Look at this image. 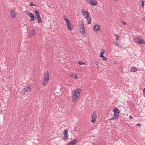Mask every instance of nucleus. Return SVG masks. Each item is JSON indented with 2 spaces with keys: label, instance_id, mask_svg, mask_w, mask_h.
I'll list each match as a JSON object with an SVG mask.
<instances>
[{
  "label": "nucleus",
  "instance_id": "obj_4",
  "mask_svg": "<svg viewBox=\"0 0 145 145\" xmlns=\"http://www.w3.org/2000/svg\"><path fill=\"white\" fill-rule=\"evenodd\" d=\"M78 26L81 29L82 28L83 31L81 30V32L82 34H84L85 33V30L84 28V25L82 22L80 21L78 22Z\"/></svg>",
  "mask_w": 145,
  "mask_h": 145
},
{
  "label": "nucleus",
  "instance_id": "obj_9",
  "mask_svg": "<svg viewBox=\"0 0 145 145\" xmlns=\"http://www.w3.org/2000/svg\"><path fill=\"white\" fill-rule=\"evenodd\" d=\"M66 20L67 21L66 22V23L67 28L68 29L70 30V31H71L72 29V28L71 27V24L69 20Z\"/></svg>",
  "mask_w": 145,
  "mask_h": 145
},
{
  "label": "nucleus",
  "instance_id": "obj_15",
  "mask_svg": "<svg viewBox=\"0 0 145 145\" xmlns=\"http://www.w3.org/2000/svg\"><path fill=\"white\" fill-rule=\"evenodd\" d=\"M47 73L45 74V76H44V80L48 81L49 80V74H48V72L47 71Z\"/></svg>",
  "mask_w": 145,
  "mask_h": 145
},
{
  "label": "nucleus",
  "instance_id": "obj_20",
  "mask_svg": "<svg viewBox=\"0 0 145 145\" xmlns=\"http://www.w3.org/2000/svg\"><path fill=\"white\" fill-rule=\"evenodd\" d=\"M137 69L136 67H132L131 69V71L133 72H135L137 71Z\"/></svg>",
  "mask_w": 145,
  "mask_h": 145
},
{
  "label": "nucleus",
  "instance_id": "obj_31",
  "mask_svg": "<svg viewBox=\"0 0 145 145\" xmlns=\"http://www.w3.org/2000/svg\"><path fill=\"white\" fill-rule=\"evenodd\" d=\"M137 125L139 126H140L141 125L140 123H138L137 124Z\"/></svg>",
  "mask_w": 145,
  "mask_h": 145
},
{
  "label": "nucleus",
  "instance_id": "obj_29",
  "mask_svg": "<svg viewBox=\"0 0 145 145\" xmlns=\"http://www.w3.org/2000/svg\"><path fill=\"white\" fill-rule=\"evenodd\" d=\"M141 5L143 7L144 5V1H142Z\"/></svg>",
  "mask_w": 145,
  "mask_h": 145
},
{
  "label": "nucleus",
  "instance_id": "obj_7",
  "mask_svg": "<svg viewBox=\"0 0 145 145\" xmlns=\"http://www.w3.org/2000/svg\"><path fill=\"white\" fill-rule=\"evenodd\" d=\"M63 134L64 136L63 137V140L65 141L67 140L68 138V131L67 130H64L63 132Z\"/></svg>",
  "mask_w": 145,
  "mask_h": 145
},
{
  "label": "nucleus",
  "instance_id": "obj_17",
  "mask_svg": "<svg viewBox=\"0 0 145 145\" xmlns=\"http://www.w3.org/2000/svg\"><path fill=\"white\" fill-rule=\"evenodd\" d=\"M10 14L11 16L13 18H15L16 17V14L14 11L12 10L11 12H10Z\"/></svg>",
  "mask_w": 145,
  "mask_h": 145
},
{
  "label": "nucleus",
  "instance_id": "obj_2",
  "mask_svg": "<svg viewBox=\"0 0 145 145\" xmlns=\"http://www.w3.org/2000/svg\"><path fill=\"white\" fill-rule=\"evenodd\" d=\"M112 111L114 113V116L110 118V120H113L118 118L119 117V114L120 113V111L116 107L113 108Z\"/></svg>",
  "mask_w": 145,
  "mask_h": 145
},
{
  "label": "nucleus",
  "instance_id": "obj_34",
  "mask_svg": "<svg viewBox=\"0 0 145 145\" xmlns=\"http://www.w3.org/2000/svg\"><path fill=\"white\" fill-rule=\"evenodd\" d=\"M2 110H1V109H0V114H2Z\"/></svg>",
  "mask_w": 145,
  "mask_h": 145
},
{
  "label": "nucleus",
  "instance_id": "obj_16",
  "mask_svg": "<svg viewBox=\"0 0 145 145\" xmlns=\"http://www.w3.org/2000/svg\"><path fill=\"white\" fill-rule=\"evenodd\" d=\"M137 42L140 44H144L145 43L144 40L140 39L137 40Z\"/></svg>",
  "mask_w": 145,
  "mask_h": 145
},
{
  "label": "nucleus",
  "instance_id": "obj_28",
  "mask_svg": "<svg viewBox=\"0 0 145 145\" xmlns=\"http://www.w3.org/2000/svg\"><path fill=\"white\" fill-rule=\"evenodd\" d=\"M72 77H74V78H75V79H77L78 78V77L77 76V75L76 74H74V76H72Z\"/></svg>",
  "mask_w": 145,
  "mask_h": 145
},
{
  "label": "nucleus",
  "instance_id": "obj_8",
  "mask_svg": "<svg viewBox=\"0 0 145 145\" xmlns=\"http://www.w3.org/2000/svg\"><path fill=\"white\" fill-rule=\"evenodd\" d=\"M96 113V112L95 111L92 114L91 122L93 123H94L96 120L97 118Z\"/></svg>",
  "mask_w": 145,
  "mask_h": 145
},
{
  "label": "nucleus",
  "instance_id": "obj_6",
  "mask_svg": "<svg viewBox=\"0 0 145 145\" xmlns=\"http://www.w3.org/2000/svg\"><path fill=\"white\" fill-rule=\"evenodd\" d=\"M25 12L27 15L30 17V20L32 21H34L35 19V18L33 15L27 10L25 11Z\"/></svg>",
  "mask_w": 145,
  "mask_h": 145
},
{
  "label": "nucleus",
  "instance_id": "obj_27",
  "mask_svg": "<svg viewBox=\"0 0 145 145\" xmlns=\"http://www.w3.org/2000/svg\"><path fill=\"white\" fill-rule=\"evenodd\" d=\"M115 36L116 37V40H119V38L118 37V36L117 35H115Z\"/></svg>",
  "mask_w": 145,
  "mask_h": 145
},
{
  "label": "nucleus",
  "instance_id": "obj_24",
  "mask_svg": "<svg viewBox=\"0 0 145 145\" xmlns=\"http://www.w3.org/2000/svg\"><path fill=\"white\" fill-rule=\"evenodd\" d=\"M78 64H79L80 65L85 64L84 63L80 61H78Z\"/></svg>",
  "mask_w": 145,
  "mask_h": 145
},
{
  "label": "nucleus",
  "instance_id": "obj_30",
  "mask_svg": "<svg viewBox=\"0 0 145 145\" xmlns=\"http://www.w3.org/2000/svg\"><path fill=\"white\" fill-rule=\"evenodd\" d=\"M114 44L116 45V46H118V42H115V43H114Z\"/></svg>",
  "mask_w": 145,
  "mask_h": 145
},
{
  "label": "nucleus",
  "instance_id": "obj_3",
  "mask_svg": "<svg viewBox=\"0 0 145 145\" xmlns=\"http://www.w3.org/2000/svg\"><path fill=\"white\" fill-rule=\"evenodd\" d=\"M35 17L38 20V22L39 23H41L42 22V20L40 15L39 12L38 10L35 11Z\"/></svg>",
  "mask_w": 145,
  "mask_h": 145
},
{
  "label": "nucleus",
  "instance_id": "obj_35",
  "mask_svg": "<svg viewBox=\"0 0 145 145\" xmlns=\"http://www.w3.org/2000/svg\"><path fill=\"white\" fill-rule=\"evenodd\" d=\"M96 65H98V62H96Z\"/></svg>",
  "mask_w": 145,
  "mask_h": 145
},
{
  "label": "nucleus",
  "instance_id": "obj_5",
  "mask_svg": "<svg viewBox=\"0 0 145 145\" xmlns=\"http://www.w3.org/2000/svg\"><path fill=\"white\" fill-rule=\"evenodd\" d=\"M86 2L93 6H95L97 4L96 0H86Z\"/></svg>",
  "mask_w": 145,
  "mask_h": 145
},
{
  "label": "nucleus",
  "instance_id": "obj_19",
  "mask_svg": "<svg viewBox=\"0 0 145 145\" xmlns=\"http://www.w3.org/2000/svg\"><path fill=\"white\" fill-rule=\"evenodd\" d=\"M103 51H101L100 53V54L99 56L100 57H103V54L105 52V50L103 49H102Z\"/></svg>",
  "mask_w": 145,
  "mask_h": 145
},
{
  "label": "nucleus",
  "instance_id": "obj_14",
  "mask_svg": "<svg viewBox=\"0 0 145 145\" xmlns=\"http://www.w3.org/2000/svg\"><path fill=\"white\" fill-rule=\"evenodd\" d=\"M76 140L74 139L73 141H71L68 142L66 145H73L76 144Z\"/></svg>",
  "mask_w": 145,
  "mask_h": 145
},
{
  "label": "nucleus",
  "instance_id": "obj_23",
  "mask_svg": "<svg viewBox=\"0 0 145 145\" xmlns=\"http://www.w3.org/2000/svg\"><path fill=\"white\" fill-rule=\"evenodd\" d=\"M101 57L102 58L103 60L105 61H106L107 60V58L106 57H105L104 56H103V57Z\"/></svg>",
  "mask_w": 145,
  "mask_h": 145
},
{
  "label": "nucleus",
  "instance_id": "obj_37",
  "mask_svg": "<svg viewBox=\"0 0 145 145\" xmlns=\"http://www.w3.org/2000/svg\"><path fill=\"white\" fill-rule=\"evenodd\" d=\"M115 1H117L118 0H114Z\"/></svg>",
  "mask_w": 145,
  "mask_h": 145
},
{
  "label": "nucleus",
  "instance_id": "obj_12",
  "mask_svg": "<svg viewBox=\"0 0 145 145\" xmlns=\"http://www.w3.org/2000/svg\"><path fill=\"white\" fill-rule=\"evenodd\" d=\"M31 86L30 85H27V87L23 89V90L25 93L26 91H29L31 90Z\"/></svg>",
  "mask_w": 145,
  "mask_h": 145
},
{
  "label": "nucleus",
  "instance_id": "obj_11",
  "mask_svg": "<svg viewBox=\"0 0 145 145\" xmlns=\"http://www.w3.org/2000/svg\"><path fill=\"white\" fill-rule=\"evenodd\" d=\"M36 33V31L35 30H33L29 33V37H32L35 35Z\"/></svg>",
  "mask_w": 145,
  "mask_h": 145
},
{
  "label": "nucleus",
  "instance_id": "obj_10",
  "mask_svg": "<svg viewBox=\"0 0 145 145\" xmlns=\"http://www.w3.org/2000/svg\"><path fill=\"white\" fill-rule=\"evenodd\" d=\"M89 14L87 15L86 16V19L88 21V24H91V18L89 16Z\"/></svg>",
  "mask_w": 145,
  "mask_h": 145
},
{
  "label": "nucleus",
  "instance_id": "obj_33",
  "mask_svg": "<svg viewBox=\"0 0 145 145\" xmlns=\"http://www.w3.org/2000/svg\"><path fill=\"white\" fill-rule=\"evenodd\" d=\"M121 22L123 23L124 25H125L126 24V23L125 22H123V21H121Z\"/></svg>",
  "mask_w": 145,
  "mask_h": 145
},
{
  "label": "nucleus",
  "instance_id": "obj_32",
  "mask_svg": "<svg viewBox=\"0 0 145 145\" xmlns=\"http://www.w3.org/2000/svg\"><path fill=\"white\" fill-rule=\"evenodd\" d=\"M129 118L130 119H133V117L132 116H129Z\"/></svg>",
  "mask_w": 145,
  "mask_h": 145
},
{
  "label": "nucleus",
  "instance_id": "obj_25",
  "mask_svg": "<svg viewBox=\"0 0 145 145\" xmlns=\"http://www.w3.org/2000/svg\"><path fill=\"white\" fill-rule=\"evenodd\" d=\"M30 5L31 6H35L36 4H34L32 2H31L30 3Z\"/></svg>",
  "mask_w": 145,
  "mask_h": 145
},
{
  "label": "nucleus",
  "instance_id": "obj_21",
  "mask_svg": "<svg viewBox=\"0 0 145 145\" xmlns=\"http://www.w3.org/2000/svg\"><path fill=\"white\" fill-rule=\"evenodd\" d=\"M63 20L65 21H66V22H67V21L66 20H69V19H68L66 18L67 17L65 15H64L63 16Z\"/></svg>",
  "mask_w": 145,
  "mask_h": 145
},
{
  "label": "nucleus",
  "instance_id": "obj_22",
  "mask_svg": "<svg viewBox=\"0 0 145 145\" xmlns=\"http://www.w3.org/2000/svg\"><path fill=\"white\" fill-rule=\"evenodd\" d=\"M48 81L44 80L43 83V84L44 86H45L48 83Z\"/></svg>",
  "mask_w": 145,
  "mask_h": 145
},
{
  "label": "nucleus",
  "instance_id": "obj_26",
  "mask_svg": "<svg viewBox=\"0 0 145 145\" xmlns=\"http://www.w3.org/2000/svg\"><path fill=\"white\" fill-rule=\"evenodd\" d=\"M143 94L144 96L145 97V88L143 89Z\"/></svg>",
  "mask_w": 145,
  "mask_h": 145
},
{
  "label": "nucleus",
  "instance_id": "obj_36",
  "mask_svg": "<svg viewBox=\"0 0 145 145\" xmlns=\"http://www.w3.org/2000/svg\"><path fill=\"white\" fill-rule=\"evenodd\" d=\"M143 20L145 22V18H143Z\"/></svg>",
  "mask_w": 145,
  "mask_h": 145
},
{
  "label": "nucleus",
  "instance_id": "obj_18",
  "mask_svg": "<svg viewBox=\"0 0 145 145\" xmlns=\"http://www.w3.org/2000/svg\"><path fill=\"white\" fill-rule=\"evenodd\" d=\"M82 14L83 15L85 16L86 14H87V15L89 14V13L88 11H82Z\"/></svg>",
  "mask_w": 145,
  "mask_h": 145
},
{
  "label": "nucleus",
  "instance_id": "obj_13",
  "mask_svg": "<svg viewBox=\"0 0 145 145\" xmlns=\"http://www.w3.org/2000/svg\"><path fill=\"white\" fill-rule=\"evenodd\" d=\"M93 29L94 30L98 31L100 29V27L99 25L96 24L94 26Z\"/></svg>",
  "mask_w": 145,
  "mask_h": 145
},
{
  "label": "nucleus",
  "instance_id": "obj_1",
  "mask_svg": "<svg viewBox=\"0 0 145 145\" xmlns=\"http://www.w3.org/2000/svg\"><path fill=\"white\" fill-rule=\"evenodd\" d=\"M81 90L80 88H78L74 91L72 96V99L74 103L77 101L78 97L80 93Z\"/></svg>",
  "mask_w": 145,
  "mask_h": 145
}]
</instances>
